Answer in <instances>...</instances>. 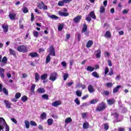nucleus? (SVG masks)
I'll return each mask as SVG.
<instances>
[{"mask_svg":"<svg viewBox=\"0 0 131 131\" xmlns=\"http://www.w3.org/2000/svg\"><path fill=\"white\" fill-rule=\"evenodd\" d=\"M76 95L77 96V97H80L81 95H82V92L80 91H77L76 92Z\"/></svg>","mask_w":131,"mask_h":131,"instance_id":"35","label":"nucleus"},{"mask_svg":"<svg viewBox=\"0 0 131 131\" xmlns=\"http://www.w3.org/2000/svg\"><path fill=\"white\" fill-rule=\"evenodd\" d=\"M112 115H113V116H114L115 118H118V114H117V113H112Z\"/></svg>","mask_w":131,"mask_h":131,"instance_id":"49","label":"nucleus"},{"mask_svg":"<svg viewBox=\"0 0 131 131\" xmlns=\"http://www.w3.org/2000/svg\"><path fill=\"white\" fill-rule=\"evenodd\" d=\"M64 4H65L64 3L63 0H62V1H59L58 3V6H59V7H63V6H64Z\"/></svg>","mask_w":131,"mask_h":131,"instance_id":"39","label":"nucleus"},{"mask_svg":"<svg viewBox=\"0 0 131 131\" xmlns=\"http://www.w3.org/2000/svg\"><path fill=\"white\" fill-rule=\"evenodd\" d=\"M113 74H114V73H113V69L112 68H111L110 72L108 73V75L111 76V75H113Z\"/></svg>","mask_w":131,"mask_h":131,"instance_id":"55","label":"nucleus"},{"mask_svg":"<svg viewBox=\"0 0 131 131\" xmlns=\"http://www.w3.org/2000/svg\"><path fill=\"white\" fill-rule=\"evenodd\" d=\"M105 37L106 38H110L111 37V33L109 31H107L104 35Z\"/></svg>","mask_w":131,"mask_h":131,"instance_id":"24","label":"nucleus"},{"mask_svg":"<svg viewBox=\"0 0 131 131\" xmlns=\"http://www.w3.org/2000/svg\"><path fill=\"white\" fill-rule=\"evenodd\" d=\"M98 68H99V65H96L95 68H94L92 66H88L87 67L86 70H87L89 72H93V71H94L95 69L97 70L98 69Z\"/></svg>","mask_w":131,"mask_h":131,"instance_id":"5","label":"nucleus"},{"mask_svg":"<svg viewBox=\"0 0 131 131\" xmlns=\"http://www.w3.org/2000/svg\"><path fill=\"white\" fill-rule=\"evenodd\" d=\"M74 102H75V103H76V104H77V105H80V101H79L78 98H76L74 100Z\"/></svg>","mask_w":131,"mask_h":131,"instance_id":"44","label":"nucleus"},{"mask_svg":"<svg viewBox=\"0 0 131 131\" xmlns=\"http://www.w3.org/2000/svg\"><path fill=\"white\" fill-rule=\"evenodd\" d=\"M88 31V26L86 25V24H84L81 32L82 33L83 32H85V31Z\"/></svg>","mask_w":131,"mask_h":131,"instance_id":"21","label":"nucleus"},{"mask_svg":"<svg viewBox=\"0 0 131 131\" xmlns=\"http://www.w3.org/2000/svg\"><path fill=\"white\" fill-rule=\"evenodd\" d=\"M49 18H51V19H54V20H58L59 19V17L55 15H48Z\"/></svg>","mask_w":131,"mask_h":131,"instance_id":"29","label":"nucleus"},{"mask_svg":"<svg viewBox=\"0 0 131 131\" xmlns=\"http://www.w3.org/2000/svg\"><path fill=\"white\" fill-rule=\"evenodd\" d=\"M71 121H72L71 118H68L65 120L64 122L65 123H70Z\"/></svg>","mask_w":131,"mask_h":131,"instance_id":"33","label":"nucleus"},{"mask_svg":"<svg viewBox=\"0 0 131 131\" xmlns=\"http://www.w3.org/2000/svg\"><path fill=\"white\" fill-rule=\"evenodd\" d=\"M87 98H89V95H86L82 97V100H85Z\"/></svg>","mask_w":131,"mask_h":131,"instance_id":"64","label":"nucleus"},{"mask_svg":"<svg viewBox=\"0 0 131 131\" xmlns=\"http://www.w3.org/2000/svg\"><path fill=\"white\" fill-rule=\"evenodd\" d=\"M108 72H109V69L108 68V67H106L104 70L105 75H107V74H108Z\"/></svg>","mask_w":131,"mask_h":131,"instance_id":"50","label":"nucleus"},{"mask_svg":"<svg viewBox=\"0 0 131 131\" xmlns=\"http://www.w3.org/2000/svg\"><path fill=\"white\" fill-rule=\"evenodd\" d=\"M23 12H24L25 14H26V13H28V9H27V8L26 7H24V9H23Z\"/></svg>","mask_w":131,"mask_h":131,"instance_id":"57","label":"nucleus"},{"mask_svg":"<svg viewBox=\"0 0 131 131\" xmlns=\"http://www.w3.org/2000/svg\"><path fill=\"white\" fill-rule=\"evenodd\" d=\"M11 120H12V121L13 122H14V123H15V124H17V120L16 119H15V118H11Z\"/></svg>","mask_w":131,"mask_h":131,"instance_id":"58","label":"nucleus"},{"mask_svg":"<svg viewBox=\"0 0 131 131\" xmlns=\"http://www.w3.org/2000/svg\"><path fill=\"white\" fill-rule=\"evenodd\" d=\"M107 103L108 105H113L115 103V100L114 99H107Z\"/></svg>","mask_w":131,"mask_h":131,"instance_id":"15","label":"nucleus"},{"mask_svg":"<svg viewBox=\"0 0 131 131\" xmlns=\"http://www.w3.org/2000/svg\"><path fill=\"white\" fill-rule=\"evenodd\" d=\"M82 16L81 15H78L73 19V21L75 23V24H77V23H79L80 22V20H81Z\"/></svg>","mask_w":131,"mask_h":131,"instance_id":"6","label":"nucleus"},{"mask_svg":"<svg viewBox=\"0 0 131 131\" xmlns=\"http://www.w3.org/2000/svg\"><path fill=\"white\" fill-rule=\"evenodd\" d=\"M45 3L43 2H41L40 4L38 5V8L40 9V10H42L43 7H44Z\"/></svg>","mask_w":131,"mask_h":131,"instance_id":"28","label":"nucleus"},{"mask_svg":"<svg viewBox=\"0 0 131 131\" xmlns=\"http://www.w3.org/2000/svg\"><path fill=\"white\" fill-rule=\"evenodd\" d=\"M63 28H64V24H59L58 28V31H62V30H63Z\"/></svg>","mask_w":131,"mask_h":131,"instance_id":"27","label":"nucleus"},{"mask_svg":"<svg viewBox=\"0 0 131 131\" xmlns=\"http://www.w3.org/2000/svg\"><path fill=\"white\" fill-rule=\"evenodd\" d=\"M9 131L10 127L3 118H0V131Z\"/></svg>","mask_w":131,"mask_h":131,"instance_id":"1","label":"nucleus"},{"mask_svg":"<svg viewBox=\"0 0 131 131\" xmlns=\"http://www.w3.org/2000/svg\"><path fill=\"white\" fill-rule=\"evenodd\" d=\"M35 79L36 82H37L38 80L40 79V76H39V74H38V73H36L35 74Z\"/></svg>","mask_w":131,"mask_h":131,"instance_id":"16","label":"nucleus"},{"mask_svg":"<svg viewBox=\"0 0 131 131\" xmlns=\"http://www.w3.org/2000/svg\"><path fill=\"white\" fill-rule=\"evenodd\" d=\"M109 128V124L108 123L104 124V129L107 130Z\"/></svg>","mask_w":131,"mask_h":131,"instance_id":"56","label":"nucleus"},{"mask_svg":"<svg viewBox=\"0 0 131 131\" xmlns=\"http://www.w3.org/2000/svg\"><path fill=\"white\" fill-rule=\"evenodd\" d=\"M50 52L49 53L50 56H56V52H55V49H54V47L53 46H51L50 47Z\"/></svg>","mask_w":131,"mask_h":131,"instance_id":"10","label":"nucleus"},{"mask_svg":"<svg viewBox=\"0 0 131 131\" xmlns=\"http://www.w3.org/2000/svg\"><path fill=\"white\" fill-rule=\"evenodd\" d=\"M42 98L45 100H49V95L47 94H43L42 95Z\"/></svg>","mask_w":131,"mask_h":131,"instance_id":"42","label":"nucleus"},{"mask_svg":"<svg viewBox=\"0 0 131 131\" xmlns=\"http://www.w3.org/2000/svg\"><path fill=\"white\" fill-rule=\"evenodd\" d=\"M37 92L39 93V94H43V93L46 92V90H45L43 88H39L37 90Z\"/></svg>","mask_w":131,"mask_h":131,"instance_id":"23","label":"nucleus"},{"mask_svg":"<svg viewBox=\"0 0 131 131\" xmlns=\"http://www.w3.org/2000/svg\"><path fill=\"white\" fill-rule=\"evenodd\" d=\"M58 15H59V16H63L64 17H67V16H69V13L67 12H63L61 11H59L58 12Z\"/></svg>","mask_w":131,"mask_h":131,"instance_id":"14","label":"nucleus"},{"mask_svg":"<svg viewBox=\"0 0 131 131\" xmlns=\"http://www.w3.org/2000/svg\"><path fill=\"white\" fill-rule=\"evenodd\" d=\"M99 12L100 14H102V13H104L105 12V7L103 6H101Z\"/></svg>","mask_w":131,"mask_h":131,"instance_id":"32","label":"nucleus"},{"mask_svg":"<svg viewBox=\"0 0 131 131\" xmlns=\"http://www.w3.org/2000/svg\"><path fill=\"white\" fill-rule=\"evenodd\" d=\"M35 89V84L32 85L31 87V91L32 93H34V90Z\"/></svg>","mask_w":131,"mask_h":131,"instance_id":"47","label":"nucleus"},{"mask_svg":"<svg viewBox=\"0 0 131 131\" xmlns=\"http://www.w3.org/2000/svg\"><path fill=\"white\" fill-rule=\"evenodd\" d=\"M87 106H89L87 103H83L80 105V107H86Z\"/></svg>","mask_w":131,"mask_h":131,"instance_id":"61","label":"nucleus"},{"mask_svg":"<svg viewBox=\"0 0 131 131\" xmlns=\"http://www.w3.org/2000/svg\"><path fill=\"white\" fill-rule=\"evenodd\" d=\"M92 19H96V15H95V11H91L89 14L86 15V20L88 22H91Z\"/></svg>","mask_w":131,"mask_h":131,"instance_id":"2","label":"nucleus"},{"mask_svg":"<svg viewBox=\"0 0 131 131\" xmlns=\"http://www.w3.org/2000/svg\"><path fill=\"white\" fill-rule=\"evenodd\" d=\"M50 61H51V55H50V54H48L46 57V64H48V63H50Z\"/></svg>","mask_w":131,"mask_h":131,"instance_id":"25","label":"nucleus"},{"mask_svg":"<svg viewBox=\"0 0 131 131\" xmlns=\"http://www.w3.org/2000/svg\"><path fill=\"white\" fill-rule=\"evenodd\" d=\"M92 76L96 78L99 77V76H98V73L95 72L92 73Z\"/></svg>","mask_w":131,"mask_h":131,"instance_id":"54","label":"nucleus"},{"mask_svg":"<svg viewBox=\"0 0 131 131\" xmlns=\"http://www.w3.org/2000/svg\"><path fill=\"white\" fill-rule=\"evenodd\" d=\"M21 100L23 102H26V101H27V100H28V98L26 96H24L21 97Z\"/></svg>","mask_w":131,"mask_h":131,"instance_id":"38","label":"nucleus"},{"mask_svg":"<svg viewBox=\"0 0 131 131\" xmlns=\"http://www.w3.org/2000/svg\"><path fill=\"white\" fill-rule=\"evenodd\" d=\"M18 52H20V53H27L28 50L27 48L24 45H20L17 47Z\"/></svg>","mask_w":131,"mask_h":131,"instance_id":"3","label":"nucleus"},{"mask_svg":"<svg viewBox=\"0 0 131 131\" xmlns=\"http://www.w3.org/2000/svg\"><path fill=\"white\" fill-rule=\"evenodd\" d=\"M9 52L10 55H12V56H16V52L12 49H9Z\"/></svg>","mask_w":131,"mask_h":131,"instance_id":"30","label":"nucleus"},{"mask_svg":"<svg viewBox=\"0 0 131 131\" xmlns=\"http://www.w3.org/2000/svg\"><path fill=\"white\" fill-rule=\"evenodd\" d=\"M48 78V74H44L40 76L41 80H46Z\"/></svg>","mask_w":131,"mask_h":131,"instance_id":"19","label":"nucleus"},{"mask_svg":"<svg viewBox=\"0 0 131 131\" xmlns=\"http://www.w3.org/2000/svg\"><path fill=\"white\" fill-rule=\"evenodd\" d=\"M93 42L92 40H89L86 45V48H91L93 46Z\"/></svg>","mask_w":131,"mask_h":131,"instance_id":"20","label":"nucleus"},{"mask_svg":"<svg viewBox=\"0 0 131 131\" xmlns=\"http://www.w3.org/2000/svg\"><path fill=\"white\" fill-rule=\"evenodd\" d=\"M98 101V99H93L90 101V104H97Z\"/></svg>","mask_w":131,"mask_h":131,"instance_id":"36","label":"nucleus"},{"mask_svg":"<svg viewBox=\"0 0 131 131\" xmlns=\"http://www.w3.org/2000/svg\"><path fill=\"white\" fill-rule=\"evenodd\" d=\"M25 123L26 128H29V121L26 120L25 121Z\"/></svg>","mask_w":131,"mask_h":131,"instance_id":"48","label":"nucleus"},{"mask_svg":"<svg viewBox=\"0 0 131 131\" xmlns=\"http://www.w3.org/2000/svg\"><path fill=\"white\" fill-rule=\"evenodd\" d=\"M74 82L72 81L71 82H69V83H67V85H68V86H71V85H72V84H74Z\"/></svg>","mask_w":131,"mask_h":131,"instance_id":"59","label":"nucleus"},{"mask_svg":"<svg viewBox=\"0 0 131 131\" xmlns=\"http://www.w3.org/2000/svg\"><path fill=\"white\" fill-rule=\"evenodd\" d=\"M105 86L107 88H112V86H113V83H112L111 82H107V83H105Z\"/></svg>","mask_w":131,"mask_h":131,"instance_id":"34","label":"nucleus"},{"mask_svg":"<svg viewBox=\"0 0 131 131\" xmlns=\"http://www.w3.org/2000/svg\"><path fill=\"white\" fill-rule=\"evenodd\" d=\"M69 76V75L68 73H65L63 75V80H67V78H68V77Z\"/></svg>","mask_w":131,"mask_h":131,"instance_id":"43","label":"nucleus"},{"mask_svg":"<svg viewBox=\"0 0 131 131\" xmlns=\"http://www.w3.org/2000/svg\"><path fill=\"white\" fill-rule=\"evenodd\" d=\"M40 118L43 120L47 118V114L46 113H43L40 115Z\"/></svg>","mask_w":131,"mask_h":131,"instance_id":"26","label":"nucleus"},{"mask_svg":"<svg viewBox=\"0 0 131 131\" xmlns=\"http://www.w3.org/2000/svg\"><path fill=\"white\" fill-rule=\"evenodd\" d=\"M88 91L90 93H94L95 90H94V88L93 87V85H89Z\"/></svg>","mask_w":131,"mask_h":131,"instance_id":"18","label":"nucleus"},{"mask_svg":"<svg viewBox=\"0 0 131 131\" xmlns=\"http://www.w3.org/2000/svg\"><path fill=\"white\" fill-rule=\"evenodd\" d=\"M9 17L11 20H14L15 17H16V14L15 13H9Z\"/></svg>","mask_w":131,"mask_h":131,"instance_id":"17","label":"nucleus"},{"mask_svg":"<svg viewBox=\"0 0 131 131\" xmlns=\"http://www.w3.org/2000/svg\"><path fill=\"white\" fill-rule=\"evenodd\" d=\"M106 103L102 102L99 104V111H102V110H104V109L106 108Z\"/></svg>","mask_w":131,"mask_h":131,"instance_id":"9","label":"nucleus"},{"mask_svg":"<svg viewBox=\"0 0 131 131\" xmlns=\"http://www.w3.org/2000/svg\"><path fill=\"white\" fill-rule=\"evenodd\" d=\"M31 21H33V20H34V15L33 14V13H31Z\"/></svg>","mask_w":131,"mask_h":131,"instance_id":"62","label":"nucleus"},{"mask_svg":"<svg viewBox=\"0 0 131 131\" xmlns=\"http://www.w3.org/2000/svg\"><path fill=\"white\" fill-rule=\"evenodd\" d=\"M5 69L0 68V76L2 78H5Z\"/></svg>","mask_w":131,"mask_h":131,"instance_id":"13","label":"nucleus"},{"mask_svg":"<svg viewBox=\"0 0 131 131\" xmlns=\"http://www.w3.org/2000/svg\"><path fill=\"white\" fill-rule=\"evenodd\" d=\"M33 35L34 36H35V37H38V32L36 31H34L33 32Z\"/></svg>","mask_w":131,"mask_h":131,"instance_id":"51","label":"nucleus"},{"mask_svg":"<svg viewBox=\"0 0 131 131\" xmlns=\"http://www.w3.org/2000/svg\"><path fill=\"white\" fill-rule=\"evenodd\" d=\"M103 96H108L109 95V92L108 91H103L102 92Z\"/></svg>","mask_w":131,"mask_h":131,"instance_id":"52","label":"nucleus"},{"mask_svg":"<svg viewBox=\"0 0 131 131\" xmlns=\"http://www.w3.org/2000/svg\"><path fill=\"white\" fill-rule=\"evenodd\" d=\"M30 125H32V126H36V125H37L36 123L33 121H31L30 122Z\"/></svg>","mask_w":131,"mask_h":131,"instance_id":"40","label":"nucleus"},{"mask_svg":"<svg viewBox=\"0 0 131 131\" xmlns=\"http://www.w3.org/2000/svg\"><path fill=\"white\" fill-rule=\"evenodd\" d=\"M48 125H52L53 124V120L52 119H49L47 120Z\"/></svg>","mask_w":131,"mask_h":131,"instance_id":"37","label":"nucleus"},{"mask_svg":"<svg viewBox=\"0 0 131 131\" xmlns=\"http://www.w3.org/2000/svg\"><path fill=\"white\" fill-rule=\"evenodd\" d=\"M120 88H121V85L117 86L115 89H113V93H117V92H118V91H119V89H120Z\"/></svg>","mask_w":131,"mask_h":131,"instance_id":"22","label":"nucleus"},{"mask_svg":"<svg viewBox=\"0 0 131 131\" xmlns=\"http://www.w3.org/2000/svg\"><path fill=\"white\" fill-rule=\"evenodd\" d=\"M4 104L8 109H10L11 108V106H12V103H11L9 100H4Z\"/></svg>","mask_w":131,"mask_h":131,"instance_id":"8","label":"nucleus"},{"mask_svg":"<svg viewBox=\"0 0 131 131\" xmlns=\"http://www.w3.org/2000/svg\"><path fill=\"white\" fill-rule=\"evenodd\" d=\"M83 128H84V129H86V128H89V123L88 122H85L83 124Z\"/></svg>","mask_w":131,"mask_h":131,"instance_id":"31","label":"nucleus"},{"mask_svg":"<svg viewBox=\"0 0 131 131\" xmlns=\"http://www.w3.org/2000/svg\"><path fill=\"white\" fill-rule=\"evenodd\" d=\"M104 56L105 58H108V57H110V53L108 52H105L104 53Z\"/></svg>","mask_w":131,"mask_h":131,"instance_id":"53","label":"nucleus"},{"mask_svg":"<svg viewBox=\"0 0 131 131\" xmlns=\"http://www.w3.org/2000/svg\"><path fill=\"white\" fill-rule=\"evenodd\" d=\"M2 28L3 29L4 32H5V33H7L9 31V26H8V25L3 24L2 25Z\"/></svg>","mask_w":131,"mask_h":131,"instance_id":"12","label":"nucleus"},{"mask_svg":"<svg viewBox=\"0 0 131 131\" xmlns=\"http://www.w3.org/2000/svg\"><path fill=\"white\" fill-rule=\"evenodd\" d=\"M7 61H8V58H7V57L4 56L2 59V63H5V64H6Z\"/></svg>","mask_w":131,"mask_h":131,"instance_id":"41","label":"nucleus"},{"mask_svg":"<svg viewBox=\"0 0 131 131\" xmlns=\"http://www.w3.org/2000/svg\"><path fill=\"white\" fill-rule=\"evenodd\" d=\"M58 76V73L56 72H54L50 74V77H49V80H51V81H55L56 79H57V77Z\"/></svg>","mask_w":131,"mask_h":131,"instance_id":"4","label":"nucleus"},{"mask_svg":"<svg viewBox=\"0 0 131 131\" xmlns=\"http://www.w3.org/2000/svg\"><path fill=\"white\" fill-rule=\"evenodd\" d=\"M28 56H30L31 58H36L39 57V54L37 52H33L30 53Z\"/></svg>","mask_w":131,"mask_h":131,"instance_id":"7","label":"nucleus"},{"mask_svg":"<svg viewBox=\"0 0 131 131\" xmlns=\"http://www.w3.org/2000/svg\"><path fill=\"white\" fill-rule=\"evenodd\" d=\"M3 93L6 95V96H8L9 95V93L8 92V90H7V89L6 88H4L3 90Z\"/></svg>","mask_w":131,"mask_h":131,"instance_id":"45","label":"nucleus"},{"mask_svg":"<svg viewBox=\"0 0 131 131\" xmlns=\"http://www.w3.org/2000/svg\"><path fill=\"white\" fill-rule=\"evenodd\" d=\"M123 14H127L128 13V9H125L122 11Z\"/></svg>","mask_w":131,"mask_h":131,"instance_id":"63","label":"nucleus"},{"mask_svg":"<svg viewBox=\"0 0 131 131\" xmlns=\"http://www.w3.org/2000/svg\"><path fill=\"white\" fill-rule=\"evenodd\" d=\"M21 97V93H17L15 95V99H19Z\"/></svg>","mask_w":131,"mask_h":131,"instance_id":"46","label":"nucleus"},{"mask_svg":"<svg viewBox=\"0 0 131 131\" xmlns=\"http://www.w3.org/2000/svg\"><path fill=\"white\" fill-rule=\"evenodd\" d=\"M118 131H125V128L123 127L118 128Z\"/></svg>","mask_w":131,"mask_h":131,"instance_id":"60","label":"nucleus"},{"mask_svg":"<svg viewBox=\"0 0 131 131\" xmlns=\"http://www.w3.org/2000/svg\"><path fill=\"white\" fill-rule=\"evenodd\" d=\"M61 104H62L61 101L60 100H57L52 102V106H53V107H57V106L61 105Z\"/></svg>","mask_w":131,"mask_h":131,"instance_id":"11","label":"nucleus"}]
</instances>
